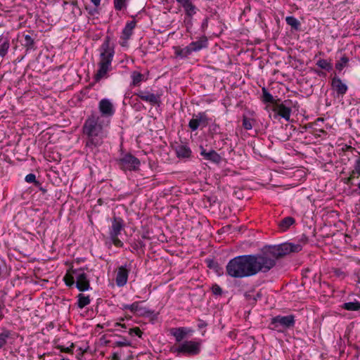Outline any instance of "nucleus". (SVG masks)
<instances>
[{
	"instance_id": "nucleus-38",
	"label": "nucleus",
	"mask_w": 360,
	"mask_h": 360,
	"mask_svg": "<svg viewBox=\"0 0 360 360\" xmlns=\"http://www.w3.org/2000/svg\"><path fill=\"white\" fill-rule=\"evenodd\" d=\"M56 349H60L61 352L68 353V354H73V348L75 347L74 343H71L70 347H64L60 345H56L55 346Z\"/></svg>"
},
{
	"instance_id": "nucleus-47",
	"label": "nucleus",
	"mask_w": 360,
	"mask_h": 360,
	"mask_svg": "<svg viewBox=\"0 0 360 360\" xmlns=\"http://www.w3.org/2000/svg\"><path fill=\"white\" fill-rule=\"evenodd\" d=\"M333 272L338 277L345 278L346 276V274L340 269H335Z\"/></svg>"
},
{
	"instance_id": "nucleus-28",
	"label": "nucleus",
	"mask_w": 360,
	"mask_h": 360,
	"mask_svg": "<svg viewBox=\"0 0 360 360\" xmlns=\"http://www.w3.org/2000/svg\"><path fill=\"white\" fill-rule=\"evenodd\" d=\"M131 78L132 79L130 84L131 86H139L141 82L145 80L144 75L138 71L132 72L131 74Z\"/></svg>"
},
{
	"instance_id": "nucleus-18",
	"label": "nucleus",
	"mask_w": 360,
	"mask_h": 360,
	"mask_svg": "<svg viewBox=\"0 0 360 360\" xmlns=\"http://www.w3.org/2000/svg\"><path fill=\"white\" fill-rule=\"evenodd\" d=\"M29 34H23L24 40L22 45L26 49V51L35 50V39L33 37V32H28Z\"/></svg>"
},
{
	"instance_id": "nucleus-45",
	"label": "nucleus",
	"mask_w": 360,
	"mask_h": 360,
	"mask_svg": "<svg viewBox=\"0 0 360 360\" xmlns=\"http://www.w3.org/2000/svg\"><path fill=\"white\" fill-rule=\"evenodd\" d=\"M210 132L213 136L220 133V127L218 124L213 123L210 126Z\"/></svg>"
},
{
	"instance_id": "nucleus-17",
	"label": "nucleus",
	"mask_w": 360,
	"mask_h": 360,
	"mask_svg": "<svg viewBox=\"0 0 360 360\" xmlns=\"http://www.w3.org/2000/svg\"><path fill=\"white\" fill-rule=\"evenodd\" d=\"M207 45L208 41L205 36H202L198 40L192 41L188 44L192 52L199 51L202 49L207 48Z\"/></svg>"
},
{
	"instance_id": "nucleus-60",
	"label": "nucleus",
	"mask_w": 360,
	"mask_h": 360,
	"mask_svg": "<svg viewBox=\"0 0 360 360\" xmlns=\"http://www.w3.org/2000/svg\"><path fill=\"white\" fill-rule=\"evenodd\" d=\"M60 360H65V359L64 357H61Z\"/></svg>"
},
{
	"instance_id": "nucleus-51",
	"label": "nucleus",
	"mask_w": 360,
	"mask_h": 360,
	"mask_svg": "<svg viewBox=\"0 0 360 360\" xmlns=\"http://www.w3.org/2000/svg\"><path fill=\"white\" fill-rule=\"evenodd\" d=\"M207 323H205V321H202V320H200V323H198V328L201 329L202 328H205L207 326Z\"/></svg>"
},
{
	"instance_id": "nucleus-48",
	"label": "nucleus",
	"mask_w": 360,
	"mask_h": 360,
	"mask_svg": "<svg viewBox=\"0 0 360 360\" xmlns=\"http://www.w3.org/2000/svg\"><path fill=\"white\" fill-rule=\"evenodd\" d=\"M354 178H355V175L354 176H352V172H351L349 176L346 179L345 183L347 184L352 185L353 184L352 180H353Z\"/></svg>"
},
{
	"instance_id": "nucleus-32",
	"label": "nucleus",
	"mask_w": 360,
	"mask_h": 360,
	"mask_svg": "<svg viewBox=\"0 0 360 360\" xmlns=\"http://www.w3.org/2000/svg\"><path fill=\"white\" fill-rule=\"evenodd\" d=\"M285 21L288 25L291 26L292 29L295 30H300L301 24L300 21L294 16L286 17Z\"/></svg>"
},
{
	"instance_id": "nucleus-43",
	"label": "nucleus",
	"mask_w": 360,
	"mask_h": 360,
	"mask_svg": "<svg viewBox=\"0 0 360 360\" xmlns=\"http://www.w3.org/2000/svg\"><path fill=\"white\" fill-rule=\"evenodd\" d=\"M252 120L247 117L246 116H243V127L246 130H250L252 129Z\"/></svg>"
},
{
	"instance_id": "nucleus-13",
	"label": "nucleus",
	"mask_w": 360,
	"mask_h": 360,
	"mask_svg": "<svg viewBox=\"0 0 360 360\" xmlns=\"http://www.w3.org/2000/svg\"><path fill=\"white\" fill-rule=\"evenodd\" d=\"M98 109L103 116L111 117L115 113L112 103L108 98H103L98 103Z\"/></svg>"
},
{
	"instance_id": "nucleus-3",
	"label": "nucleus",
	"mask_w": 360,
	"mask_h": 360,
	"mask_svg": "<svg viewBox=\"0 0 360 360\" xmlns=\"http://www.w3.org/2000/svg\"><path fill=\"white\" fill-rule=\"evenodd\" d=\"M82 134L85 136L84 149L87 154L95 155L98 148L103 144L107 133L102 124L99 123V117L91 114L85 120L82 126Z\"/></svg>"
},
{
	"instance_id": "nucleus-21",
	"label": "nucleus",
	"mask_w": 360,
	"mask_h": 360,
	"mask_svg": "<svg viewBox=\"0 0 360 360\" xmlns=\"http://www.w3.org/2000/svg\"><path fill=\"white\" fill-rule=\"evenodd\" d=\"M173 49L176 58H186L193 53L188 45L184 48L174 46Z\"/></svg>"
},
{
	"instance_id": "nucleus-29",
	"label": "nucleus",
	"mask_w": 360,
	"mask_h": 360,
	"mask_svg": "<svg viewBox=\"0 0 360 360\" xmlns=\"http://www.w3.org/2000/svg\"><path fill=\"white\" fill-rule=\"evenodd\" d=\"M181 6L184 8L186 15L189 18H191L197 12V8L192 4L191 0L181 4Z\"/></svg>"
},
{
	"instance_id": "nucleus-24",
	"label": "nucleus",
	"mask_w": 360,
	"mask_h": 360,
	"mask_svg": "<svg viewBox=\"0 0 360 360\" xmlns=\"http://www.w3.org/2000/svg\"><path fill=\"white\" fill-rule=\"evenodd\" d=\"M136 23L135 20L127 22L125 27L122 30V39L128 40L131 37L133 33V30L136 27Z\"/></svg>"
},
{
	"instance_id": "nucleus-26",
	"label": "nucleus",
	"mask_w": 360,
	"mask_h": 360,
	"mask_svg": "<svg viewBox=\"0 0 360 360\" xmlns=\"http://www.w3.org/2000/svg\"><path fill=\"white\" fill-rule=\"evenodd\" d=\"M64 9L71 10L72 14L74 17L82 15V11L78 6L77 1H73L71 4H68L66 1L63 3Z\"/></svg>"
},
{
	"instance_id": "nucleus-14",
	"label": "nucleus",
	"mask_w": 360,
	"mask_h": 360,
	"mask_svg": "<svg viewBox=\"0 0 360 360\" xmlns=\"http://www.w3.org/2000/svg\"><path fill=\"white\" fill-rule=\"evenodd\" d=\"M120 309L122 310L129 309L132 313L138 312L139 315L152 314L153 311H150L145 307H140L139 302H134L131 304H122L120 306Z\"/></svg>"
},
{
	"instance_id": "nucleus-33",
	"label": "nucleus",
	"mask_w": 360,
	"mask_h": 360,
	"mask_svg": "<svg viewBox=\"0 0 360 360\" xmlns=\"http://www.w3.org/2000/svg\"><path fill=\"white\" fill-rule=\"evenodd\" d=\"M316 65L321 69L330 71L333 69V65L326 59H319L316 62Z\"/></svg>"
},
{
	"instance_id": "nucleus-37",
	"label": "nucleus",
	"mask_w": 360,
	"mask_h": 360,
	"mask_svg": "<svg viewBox=\"0 0 360 360\" xmlns=\"http://www.w3.org/2000/svg\"><path fill=\"white\" fill-rule=\"evenodd\" d=\"M146 244L143 241L141 240H135L134 242L131 243V247L135 251H138L139 250H143L145 248Z\"/></svg>"
},
{
	"instance_id": "nucleus-44",
	"label": "nucleus",
	"mask_w": 360,
	"mask_h": 360,
	"mask_svg": "<svg viewBox=\"0 0 360 360\" xmlns=\"http://www.w3.org/2000/svg\"><path fill=\"white\" fill-rule=\"evenodd\" d=\"M212 292L213 295L217 296H220L223 293V290L221 288L217 283H214L211 287Z\"/></svg>"
},
{
	"instance_id": "nucleus-1",
	"label": "nucleus",
	"mask_w": 360,
	"mask_h": 360,
	"mask_svg": "<svg viewBox=\"0 0 360 360\" xmlns=\"http://www.w3.org/2000/svg\"><path fill=\"white\" fill-rule=\"evenodd\" d=\"M301 250V245L292 243L265 245L259 253L239 255L230 259L226 266V273L234 278L267 273L276 265L278 259Z\"/></svg>"
},
{
	"instance_id": "nucleus-8",
	"label": "nucleus",
	"mask_w": 360,
	"mask_h": 360,
	"mask_svg": "<svg viewBox=\"0 0 360 360\" xmlns=\"http://www.w3.org/2000/svg\"><path fill=\"white\" fill-rule=\"evenodd\" d=\"M118 165L122 170L136 171L138 170L141 165L140 160L131 155L126 154L124 157L117 160Z\"/></svg>"
},
{
	"instance_id": "nucleus-56",
	"label": "nucleus",
	"mask_w": 360,
	"mask_h": 360,
	"mask_svg": "<svg viewBox=\"0 0 360 360\" xmlns=\"http://www.w3.org/2000/svg\"><path fill=\"white\" fill-rule=\"evenodd\" d=\"M82 269H84V270H88V267H87V266L82 267Z\"/></svg>"
},
{
	"instance_id": "nucleus-9",
	"label": "nucleus",
	"mask_w": 360,
	"mask_h": 360,
	"mask_svg": "<svg viewBox=\"0 0 360 360\" xmlns=\"http://www.w3.org/2000/svg\"><path fill=\"white\" fill-rule=\"evenodd\" d=\"M290 103V101L289 100H285L281 103L278 101L274 106L269 107L275 112L274 117L276 118L278 116H280L286 121H288L291 114V108L289 106Z\"/></svg>"
},
{
	"instance_id": "nucleus-12",
	"label": "nucleus",
	"mask_w": 360,
	"mask_h": 360,
	"mask_svg": "<svg viewBox=\"0 0 360 360\" xmlns=\"http://www.w3.org/2000/svg\"><path fill=\"white\" fill-rule=\"evenodd\" d=\"M130 271V267H127V265H122L117 269L115 282L118 287H123L127 283L129 274Z\"/></svg>"
},
{
	"instance_id": "nucleus-20",
	"label": "nucleus",
	"mask_w": 360,
	"mask_h": 360,
	"mask_svg": "<svg viewBox=\"0 0 360 360\" xmlns=\"http://www.w3.org/2000/svg\"><path fill=\"white\" fill-rule=\"evenodd\" d=\"M244 296L250 304H255L258 300H261L262 293L260 290L257 292H255V290H250L245 292Z\"/></svg>"
},
{
	"instance_id": "nucleus-30",
	"label": "nucleus",
	"mask_w": 360,
	"mask_h": 360,
	"mask_svg": "<svg viewBox=\"0 0 360 360\" xmlns=\"http://www.w3.org/2000/svg\"><path fill=\"white\" fill-rule=\"evenodd\" d=\"M77 299L78 300L77 305L79 309H82L84 307L87 306L88 304H90L91 302L90 297L89 295L86 296L82 293H79L77 295Z\"/></svg>"
},
{
	"instance_id": "nucleus-19",
	"label": "nucleus",
	"mask_w": 360,
	"mask_h": 360,
	"mask_svg": "<svg viewBox=\"0 0 360 360\" xmlns=\"http://www.w3.org/2000/svg\"><path fill=\"white\" fill-rule=\"evenodd\" d=\"M175 152L179 158H189L192 153L191 148L185 144L178 145L175 148Z\"/></svg>"
},
{
	"instance_id": "nucleus-59",
	"label": "nucleus",
	"mask_w": 360,
	"mask_h": 360,
	"mask_svg": "<svg viewBox=\"0 0 360 360\" xmlns=\"http://www.w3.org/2000/svg\"><path fill=\"white\" fill-rule=\"evenodd\" d=\"M89 13H90L91 15H94V12H92V11H90V12H89Z\"/></svg>"
},
{
	"instance_id": "nucleus-39",
	"label": "nucleus",
	"mask_w": 360,
	"mask_h": 360,
	"mask_svg": "<svg viewBox=\"0 0 360 360\" xmlns=\"http://www.w3.org/2000/svg\"><path fill=\"white\" fill-rule=\"evenodd\" d=\"M113 1L114 7L116 11H122L127 6L126 0H113Z\"/></svg>"
},
{
	"instance_id": "nucleus-36",
	"label": "nucleus",
	"mask_w": 360,
	"mask_h": 360,
	"mask_svg": "<svg viewBox=\"0 0 360 360\" xmlns=\"http://www.w3.org/2000/svg\"><path fill=\"white\" fill-rule=\"evenodd\" d=\"M207 267L218 271L219 269H221L217 262L212 259H207L205 260Z\"/></svg>"
},
{
	"instance_id": "nucleus-16",
	"label": "nucleus",
	"mask_w": 360,
	"mask_h": 360,
	"mask_svg": "<svg viewBox=\"0 0 360 360\" xmlns=\"http://www.w3.org/2000/svg\"><path fill=\"white\" fill-rule=\"evenodd\" d=\"M200 148V155L206 160H209L213 163L219 164L221 161V157L214 150L207 151L202 146Z\"/></svg>"
},
{
	"instance_id": "nucleus-34",
	"label": "nucleus",
	"mask_w": 360,
	"mask_h": 360,
	"mask_svg": "<svg viewBox=\"0 0 360 360\" xmlns=\"http://www.w3.org/2000/svg\"><path fill=\"white\" fill-rule=\"evenodd\" d=\"M349 63V58L346 56L341 57V58L335 63V68L341 71Z\"/></svg>"
},
{
	"instance_id": "nucleus-61",
	"label": "nucleus",
	"mask_w": 360,
	"mask_h": 360,
	"mask_svg": "<svg viewBox=\"0 0 360 360\" xmlns=\"http://www.w3.org/2000/svg\"><path fill=\"white\" fill-rule=\"evenodd\" d=\"M44 356V354H43V355H40V356H39V358H40V359H41V358H42V356Z\"/></svg>"
},
{
	"instance_id": "nucleus-57",
	"label": "nucleus",
	"mask_w": 360,
	"mask_h": 360,
	"mask_svg": "<svg viewBox=\"0 0 360 360\" xmlns=\"http://www.w3.org/2000/svg\"><path fill=\"white\" fill-rule=\"evenodd\" d=\"M357 187L360 190V182L357 184Z\"/></svg>"
},
{
	"instance_id": "nucleus-23",
	"label": "nucleus",
	"mask_w": 360,
	"mask_h": 360,
	"mask_svg": "<svg viewBox=\"0 0 360 360\" xmlns=\"http://www.w3.org/2000/svg\"><path fill=\"white\" fill-rule=\"evenodd\" d=\"M10 48L9 39L3 34L0 35V57L4 58Z\"/></svg>"
},
{
	"instance_id": "nucleus-49",
	"label": "nucleus",
	"mask_w": 360,
	"mask_h": 360,
	"mask_svg": "<svg viewBox=\"0 0 360 360\" xmlns=\"http://www.w3.org/2000/svg\"><path fill=\"white\" fill-rule=\"evenodd\" d=\"M4 307H5V304L3 302H0V321H1L4 317V315L2 311V310L4 309Z\"/></svg>"
},
{
	"instance_id": "nucleus-41",
	"label": "nucleus",
	"mask_w": 360,
	"mask_h": 360,
	"mask_svg": "<svg viewBox=\"0 0 360 360\" xmlns=\"http://www.w3.org/2000/svg\"><path fill=\"white\" fill-rule=\"evenodd\" d=\"M25 180L27 183H33L34 186H40V182L36 180V176L34 174H28L25 176Z\"/></svg>"
},
{
	"instance_id": "nucleus-25",
	"label": "nucleus",
	"mask_w": 360,
	"mask_h": 360,
	"mask_svg": "<svg viewBox=\"0 0 360 360\" xmlns=\"http://www.w3.org/2000/svg\"><path fill=\"white\" fill-rule=\"evenodd\" d=\"M295 223V219L292 217H286L278 223V226L281 231H285Z\"/></svg>"
},
{
	"instance_id": "nucleus-52",
	"label": "nucleus",
	"mask_w": 360,
	"mask_h": 360,
	"mask_svg": "<svg viewBox=\"0 0 360 360\" xmlns=\"http://www.w3.org/2000/svg\"><path fill=\"white\" fill-rule=\"evenodd\" d=\"M101 0H91V1L94 4V6H98L100 5Z\"/></svg>"
},
{
	"instance_id": "nucleus-7",
	"label": "nucleus",
	"mask_w": 360,
	"mask_h": 360,
	"mask_svg": "<svg viewBox=\"0 0 360 360\" xmlns=\"http://www.w3.org/2000/svg\"><path fill=\"white\" fill-rule=\"evenodd\" d=\"M124 226V220L121 217H113L112 220V225L110 228L109 235L111 241L116 247L123 246V243L118 238V235L120 234Z\"/></svg>"
},
{
	"instance_id": "nucleus-54",
	"label": "nucleus",
	"mask_w": 360,
	"mask_h": 360,
	"mask_svg": "<svg viewBox=\"0 0 360 360\" xmlns=\"http://www.w3.org/2000/svg\"><path fill=\"white\" fill-rule=\"evenodd\" d=\"M116 325L119 326H121L122 328H126V326L124 324L117 323Z\"/></svg>"
},
{
	"instance_id": "nucleus-11",
	"label": "nucleus",
	"mask_w": 360,
	"mask_h": 360,
	"mask_svg": "<svg viewBox=\"0 0 360 360\" xmlns=\"http://www.w3.org/2000/svg\"><path fill=\"white\" fill-rule=\"evenodd\" d=\"M134 95L142 101L149 103L151 105L160 106L161 103L160 94H155L148 91H139Z\"/></svg>"
},
{
	"instance_id": "nucleus-55",
	"label": "nucleus",
	"mask_w": 360,
	"mask_h": 360,
	"mask_svg": "<svg viewBox=\"0 0 360 360\" xmlns=\"http://www.w3.org/2000/svg\"><path fill=\"white\" fill-rule=\"evenodd\" d=\"M142 238H144V239H147L148 238L146 235H143L142 236Z\"/></svg>"
},
{
	"instance_id": "nucleus-27",
	"label": "nucleus",
	"mask_w": 360,
	"mask_h": 360,
	"mask_svg": "<svg viewBox=\"0 0 360 360\" xmlns=\"http://www.w3.org/2000/svg\"><path fill=\"white\" fill-rule=\"evenodd\" d=\"M262 101L264 103H271L272 104V106H274L278 101H280V99L276 100L274 96L268 91L266 87H262Z\"/></svg>"
},
{
	"instance_id": "nucleus-35",
	"label": "nucleus",
	"mask_w": 360,
	"mask_h": 360,
	"mask_svg": "<svg viewBox=\"0 0 360 360\" xmlns=\"http://www.w3.org/2000/svg\"><path fill=\"white\" fill-rule=\"evenodd\" d=\"M131 342L128 340L125 337H121L120 340L115 341L113 347H130Z\"/></svg>"
},
{
	"instance_id": "nucleus-42",
	"label": "nucleus",
	"mask_w": 360,
	"mask_h": 360,
	"mask_svg": "<svg viewBox=\"0 0 360 360\" xmlns=\"http://www.w3.org/2000/svg\"><path fill=\"white\" fill-rule=\"evenodd\" d=\"M351 172L352 176L357 174V177L360 176V156L355 160L354 169Z\"/></svg>"
},
{
	"instance_id": "nucleus-4",
	"label": "nucleus",
	"mask_w": 360,
	"mask_h": 360,
	"mask_svg": "<svg viewBox=\"0 0 360 360\" xmlns=\"http://www.w3.org/2000/svg\"><path fill=\"white\" fill-rule=\"evenodd\" d=\"M100 61L98 63V70L95 74L94 79L96 82L103 78L108 77V73L112 70V61L115 55V45L111 41L110 36H106L101 46L99 48Z\"/></svg>"
},
{
	"instance_id": "nucleus-15",
	"label": "nucleus",
	"mask_w": 360,
	"mask_h": 360,
	"mask_svg": "<svg viewBox=\"0 0 360 360\" xmlns=\"http://www.w3.org/2000/svg\"><path fill=\"white\" fill-rule=\"evenodd\" d=\"M331 87L336 92L338 96H343L348 89L347 86L337 76L332 79Z\"/></svg>"
},
{
	"instance_id": "nucleus-46",
	"label": "nucleus",
	"mask_w": 360,
	"mask_h": 360,
	"mask_svg": "<svg viewBox=\"0 0 360 360\" xmlns=\"http://www.w3.org/2000/svg\"><path fill=\"white\" fill-rule=\"evenodd\" d=\"M129 334L130 335H137L139 338H141V335H142V332H141V329L139 327H135V328H131L129 330Z\"/></svg>"
},
{
	"instance_id": "nucleus-58",
	"label": "nucleus",
	"mask_w": 360,
	"mask_h": 360,
	"mask_svg": "<svg viewBox=\"0 0 360 360\" xmlns=\"http://www.w3.org/2000/svg\"><path fill=\"white\" fill-rule=\"evenodd\" d=\"M79 351L81 352V354H83L84 351H82V348H79Z\"/></svg>"
},
{
	"instance_id": "nucleus-22",
	"label": "nucleus",
	"mask_w": 360,
	"mask_h": 360,
	"mask_svg": "<svg viewBox=\"0 0 360 360\" xmlns=\"http://www.w3.org/2000/svg\"><path fill=\"white\" fill-rule=\"evenodd\" d=\"M12 331L6 328H2L0 333V349H4L8 344V340L11 338Z\"/></svg>"
},
{
	"instance_id": "nucleus-50",
	"label": "nucleus",
	"mask_w": 360,
	"mask_h": 360,
	"mask_svg": "<svg viewBox=\"0 0 360 360\" xmlns=\"http://www.w3.org/2000/svg\"><path fill=\"white\" fill-rule=\"evenodd\" d=\"M40 191H41V193L43 194H45L47 192V189H46L45 188H44L42 186H41V183H40V186H35Z\"/></svg>"
},
{
	"instance_id": "nucleus-40",
	"label": "nucleus",
	"mask_w": 360,
	"mask_h": 360,
	"mask_svg": "<svg viewBox=\"0 0 360 360\" xmlns=\"http://www.w3.org/2000/svg\"><path fill=\"white\" fill-rule=\"evenodd\" d=\"M238 4H243L245 7L243 8V14L245 15L247 13L250 11V0H236Z\"/></svg>"
},
{
	"instance_id": "nucleus-10",
	"label": "nucleus",
	"mask_w": 360,
	"mask_h": 360,
	"mask_svg": "<svg viewBox=\"0 0 360 360\" xmlns=\"http://www.w3.org/2000/svg\"><path fill=\"white\" fill-rule=\"evenodd\" d=\"M210 121L205 112H200L193 114L192 119L188 122V127L192 131H196L199 127H207Z\"/></svg>"
},
{
	"instance_id": "nucleus-6",
	"label": "nucleus",
	"mask_w": 360,
	"mask_h": 360,
	"mask_svg": "<svg viewBox=\"0 0 360 360\" xmlns=\"http://www.w3.org/2000/svg\"><path fill=\"white\" fill-rule=\"evenodd\" d=\"M295 316H276L271 319L270 328L277 331H282L284 329L291 328L295 326Z\"/></svg>"
},
{
	"instance_id": "nucleus-31",
	"label": "nucleus",
	"mask_w": 360,
	"mask_h": 360,
	"mask_svg": "<svg viewBox=\"0 0 360 360\" xmlns=\"http://www.w3.org/2000/svg\"><path fill=\"white\" fill-rule=\"evenodd\" d=\"M342 308L347 311H359L360 302L355 300L354 302H345L342 305Z\"/></svg>"
},
{
	"instance_id": "nucleus-5",
	"label": "nucleus",
	"mask_w": 360,
	"mask_h": 360,
	"mask_svg": "<svg viewBox=\"0 0 360 360\" xmlns=\"http://www.w3.org/2000/svg\"><path fill=\"white\" fill-rule=\"evenodd\" d=\"M63 281L68 287L75 285L81 292L87 291L91 288L89 280L84 269L70 268L63 277Z\"/></svg>"
},
{
	"instance_id": "nucleus-2",
	"label": "nucleus",
	"mask_w": 360,
	"mask_h": 360,
	"mask_svg": "<svg viewBox=\"0 0 360 360\" xmlns=\"http://www.w3.org/2000/svg\"><path fill=\"white\" fill-rule=\"evenodd\" d=\"M169 333L174 337L176 343L169 348V352L176 354V356H194L201 352L202 340H184L191 337L194 330L188 327L170 328Z\"/></svg>"
},
{
	"instance_id": "nucleus-53",
	"label": "nucleus",
	"mask_w": 360,
	"mask_h": 360,
	"mask_svg": "<svg viewBox=\"0 0 360 360\" xmlns=\"http://www.w3.org/2000/svg\"><path fill=\"white\" fill-rule=\"evenodd\" d=\"M112 360H120V357L117 353L113 354Z\"/></svg>"
}]
</instances>
